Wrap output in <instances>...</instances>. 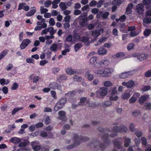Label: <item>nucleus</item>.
Returning a JSON list of instances; mask_svg holds the SVG:
<instances>
[{
    "label": "nucleus",
    "mask_w": 151,
    "mask_h": 151,
    "mask_svg": "<svg viewBox=\"0 0 151 151\" xmlns=\"http://www.w3.org/2000/svg\"><path fill=\"white\" fill-rule=\"evenodd\" d=\"M114 71L113 69L106 68L104 69H99L94 71V73L100 76L106 77L108 76L109 74H111Z\"/></svg>",
    "instance_id": "1"
},
{
    "label": "nucleus",
    "mask_w": 151,
    "mask_h": 151,
    "mask_svg": "<svg viewBox=\"0 0 151 151\" xmlns=\"http://www.w3.org/2000/svg\"><path fill=\"white\" fill-rule=\"evenodd\" d=\"M81 140V137H79L77 134H74L73 139L74 142L73 143L67 146L66 147L67 149H70L78 145L80 143Z\"/></svg>",
    "instance_id": "2"
},
{
    "label": "nucleus",
    "mask_w": 151,
    "mask_h": 151,
    "mask_svg": "<svg viewBox=\"0 0 151 151\" xmlns=\"http://www.w3.org/2000/svg\"><path fill=\"white\" fill-rule=\"evenodd\" d=\"M66 101L67 99L65 98L61 99L55 105L54 110L57 111L60 109H61L64 106Z\"/></svg>",
    "instance_id": "3"
},
{
    "label": "nucleus",
    "mask_w": 151,
    "mask_h": 151,
    "mask_svg": "<svg viewBox=\"0 0 151 151\" xmlns=\"http://www.w3.org/2000/svg\"><path fill=\"white\" fill-rule=\"evenodd\" d=\"M86 15V13H83L78 18L79 20V24L82 27H84L86 24L87 19L85 18Z\"/></svg>",
    "instance_id": "4"
},
{
    "label": "nucleus",
    "mask_w": 151,
    "mask_h": 151,
    "mask_svg": "<svg viewBox=\"0 0 151 151\" xmlns=\"http://www.w3.org/2000/svg\"><path fill=\"white\" fill-rule=\"evenodd\" d=\"M109 60L107 59H103L99 62L94 64V66L97 68H99L104 66H107L109 64Z\"/></svg>",
    "instance_id": "5"
},
{
    "label": "nucleus",
    "mask_w": 151,
    "mask_h": 151,
    "mask_svg": "<svg viewBox=\"0 0 151 151\" xmlns=\"http://www.w3.org/2000/svg\"><path fill=\"white\" fill-rule=\"evenodd\" d=\"M73 39L74 41L79 42L81 40V35L80 33H78L76 30H73L72 32Z\"/></svg>",
    "instance_id": "6"
},
{
    "label": "nucleus",
    "mask_w": 151,
    "mask_h": 151,
    "mask_svg": "<svg viewBox=\"0 0 151 151\" xmlns=\"http://www.w3.org/2000/svg\"><path fill=\"white\" fill-rule=\"evenodd\" d=\"M128 130L127 128L125 126H122L119 127L117 126L114 127L113 129L114 132H126Z\"/></svg>",
    "instance_id": "7"
},
{
    "label": "nucleus",
    "mask_w": 151,
    "mask_h": 151,
    "mask_svg": "<svg viewBox=\"0 0 151 151\" xmlns=\"http://www.w3.org/2000/svg\"><path fill=\"white\" fill-rule=\"evenodd\" d=\"M39 142L38 141H34L31 142V145L32 148L35 151H38L41 148L40 146L38 145Z\"/></svg>",
    "instance_id": "8"
},
{
    "label": "nucleus",
    "mask_w": 151,
    "mask_h": 151,
    "mask_svg": "<svg viewBox=\"0 0 151 151\" xmlns=\"http://www.w3.org/2000/svg\"><path fill=\"white\" fill-rule=\"evenodd\" d=\"M31 42L30 40L28 39L24 40L20 45V47L21 49H24Z\"/></svg>",
    "instance_id": "9"
},
{
    "label": "nucleus",
    "mask_w": 151,
    "mask_h": 151,
    "mask_svg": "<svg viewBox=\"0 0 151 151\" xmlns=\"http://www.w3.org/2000/svg\"><path fill=\"white\" fill-rule=\"evenodd\" d=\"M50 87L54 89H58L60 91L62 90L61 86L55 82H53L51 83L50 84Z\"/></svg>",
    "instance_id": "10"
},
{
    "label": "nucleus",
    "mask_w": 151,
    "mask_h": 151,
    "mask_svg": "<svg viewBox=\"0 0 151 151\" xmlns=\"http://www.w3.org/2000/svg\"><path fill=\"white\" fill-rule=\"evenodd\" d=\"M65 112L63 111H61L58 113V114L59 115L58 119L63 121H65L67 120V119L65 117Z\"/></svg>",
    "instance_id": "11"
},
{
    "label": "nucleus",
    "mask_w": 151,
    "mask_h": 151,
    "mask_svg": "<svg viewBox=\"0 0 151 151\" xmlns=\"http://www.w3.org/2000/svg\"><path fill=\"white\" fill-rule=\"evenodd\" d=\"M103 31L104 30L102 29H100L99 30L91 31V35L94 37L96 38L100 35V32L102 33Z\"/></svg>",
    "instance_id": "12"
},
{
    "label": "nucleus",
    "mask_w": 151,
    "mask_h": 151,
    "mask_svg": "<svg viewBox=\"0 0 151 151\" xmlns=\"http://www.w3.org/2000/svg\"><path fill=\"white\" fill-rule=\"evenodd\" d=\"M66 73L70 75H72L75 74H77L78 73L77 70L73 69L71 68H68L66 70Z\"/></svg>",
    "instance_id": "13"
},
{
    "label": "nucleus",
    "mask_w": 151,
    "mask_h": 151,
    "mask_svg": "<svg viewBox=\"0 0 151 151\" xmlns=\"http://www.w3.org/2000/svg\"><path fill=\"white\" fill-rule=\"evenodd\" d=\"M134 84V81L132 80H131L127 82H123L122 84L123 86H126L128 88H130L133 86Z\"/></svg>",
    "instance_id": "14"
},
{
    "label": "nucleus",
    "mask_w": 151,
    "mask_h": 151,
    "mask_svg": "<svg viewBox=\"0 0 151 151\" xmlns=\"http://www.w3.org/2000/svg\"><path fill=\"white\" fill-rule=\"evenodd\" d=\"M116 135V134L115 133L110 134L109 133H106L102 135V138L103 139L108 140L109 136L111 137H113Z\"/></svg>",
    "instance_id": "15"
},
{
    "label": "nucleus",
    "mask_w": 151,
    "mask_h": 151,
    "mask_svg": "<svg viewBox=\"0 0 151 151\" xmlns=\"http://www.w3.org/2000/svg\"><path fill=\"white\" fill-rule=\"evenodd\" d=\"M90 145L91 147H101L102 145L100 144L99 141L96 140H93L92 141Z\"/></svg>",
    "instance_id": "16"
},
{
    "label": "nucleus",
    "mask_w": 151,
    "mask_h": 151,
    "mask_svg": "<svg viewBox=\"0 0 151 151\" xmlns=\"http://www.w3.org/2000/svg\"><path fill=\"white\" fill-rule=\"evenodd\" d=\"M10 141L14 144H17L21 141V139L19 138L14 137L12 138Z\"/></svg>",
    "instance_id": "17"
},
{
    "label": "nucleus",
    "mask_w": 151,
    "mask_h": 151,
    "mask_svg": "<svg viewBox=\"0 0 151 151\" xmlns=\"http://www.w3.org/2000/svg\"><path fill=\"white\" fill-rule=\"evenodd\" d=\"M107 93V89L105 88H101L100 89L99 92L100 95L101 96H104L106 95Z\"/></svg>",
    "instance_id": "18"
},
{
    "label": "nucleus",
    "mask_w": 151,
    "mask_h": 151,
    "mask_svg": "<svg viewBox=\"0 0 151 151\" xmlns=\"http://www.w3.org/2000/svg\"><path fill=\"white\" fill-rule=\"evenodd\" d=\"M143 10V7L142 5L139 4L136 7V11L138 13L140 14L142 13Z\"/></svg>",
    "instance_id": "19"
},
{
    "label": "nucleus",
    "mask_w": 151,
    "mask_h": 151,
    "mask_svg": "<svg viewBox=\"0 0 151 151\" xmlns=\"http://www.w3.org/2000/svg\"><path fill=\"white\" fill-rule=\"evenodd\" d=\"M148 57V55L145 54H139L138 60L140 61H143L146 59Z\"/></svg>",
    "instance_id": "20"
},
{
    "label": "nucleus",
    "mask_w": 151,
    "mask_h": 151,
    "mask_svg": "<svg viewBox=\"0 0 151 151\" xmlns=\"http://www.w3.org/2000/svg\"><path fill=\"white\" fill-rule=\"evenodd\" d=\"M107 50L103 47L100 48L98 50V53L100 55H105L107 53Z\"/></svg>",
    "instance_id": "21"
},
{
    "label": "nucleus",
    "mask_w": 151,
    "mask_h": 151,
    "mask_svg": "<svg viewBox=\"0 0 151 151\" xmlns=\"http://www.w3.org/2000/svg\"><path fill=\"white\" fill-rule=\"evenodd\" d=\"M65 49L62 51V54L63 55H65L67 52H68L70 51V48L69 46L66 44L65 45Z\"/></svg>",
    "instance_id": "22"
},
{
    "label": "nucleus",
    "mask_w": 151,
    "mask_h": 151,
    "mask_svg": "<svg viewBox=\"0 0 151 151\" xmlns=\"http://www.w3.org/2000/svg\"><path fill=\"white\" fill-rule=\"evenodd\" d=\"M130 72H124L122 73L119 76V77L121 78H128L130 76Z\"/></svg>",
    "instance_id": "23"
},
{
    "label": "nucleus",
    "mask_w": 151,
    "mask_h": 151,
    "mask_svg": "<svg viewBox=\"0 0 151 151\" xmlns=\"http://www.w3.org/2000/svg\"><path fill=\"white\" fill-rule=\"evenodd\" d=\"M148 97V96L147 95L141 96L139 100L140 104H142L143 103L147 100Z\"/></svg>",
    "instance_id": "24"
},
{
    "label": "nucleus",
    "mask_w": 151,
    "mask_h": 151,
    "mask_svg": "<svg viewBox=\"0 0 151 151\" xmlns=\"http://www.w3.org/2000/svg\"><path fill=\"white\" fill-rule=\"evenodd\" d=\"M58 45L56 44H52L50 47V50L52 51H57L58 49Z\"/></svg>",
    "instance_id": "25"
},
{
    "label": "nucleus",
    "mask_w": 151,
    "mask_h": 151,
    "mask_svg": "<svg viewBox=\"0 0 151 151\" xmlns=\"http://www.w3.org/2000/svg\"><path fill=\"white\" fill-rule=\"evenodd\" d=\"M113 142L114 145L118 148H121L122 147L121 143L117 140L114 139L113 140Z\"/></svg>",
    "instance_id": "26"
},
{
    "label": "nucleus",
    "mask_w": 151,
    "mask_h": 151,
    "mask_svg": "<svg viewBox=\"0 0 151 151\" xmlns=\"http://www.w3.org/2000/svg\"><path fill=\"white\" fill-rule=\"evenodd\" d=\"M87 100V98L86 97H81L80 98V101L78 103V105L81 106H82L83 105V103Z\"/></svg>",
    "instance_id": "27"
},
{
    "label": "nucleus",
    "mask_w": 151,
    "mask_h": 151,
    "mask_svg": "<svg viewBox=\"0 0 151 151\" xmlns=\"http://www.w3.org/2000/svg\"><path fill=\"white\" fill-rule=\"evenodd\" d=\"M33 9L30 10V11L29 12L27 13L26 14V15L27 16L30 17L33 15L35 12L36 10L35 9V7H33Z\"/></svg>",
    "instance_id": "28"
},
{
    "label": "nucleus",
    "mask_w": 151,
    "mask_h": 151,
    "mask_svg": "<svg viewBox=\"0 0 151 151\" xmlns=\"http://www.w3.org/2000/svg\"><path fill=\"white\" fill-rule=\"evenodd\" d=\"M59 6L62 11L65 10L67 8V7L66 6V4L65 3L63 2L60 3Z\"/></svg>",
    "instance_id": "29"
},
{
    "label": "nucleus",
    "mask_w": 151,
    "mask_h": 151,
    "mask_svg": "<svg viewBox=\"0 0 151 151\" xmlns=\"http://www.w3.org/2000/svg\"><path fill=\"white\" fill-rule=\"evenodd\" d=\"M89 39V38L88 37L83 36L81 37L80 42H83L84 43L87 42H88Z\"/></svg>",
    "instance_id": "30"
},
{
    "label": "nucleus",
    "mask_w": 151,
    "mask_h": 151,
    "mask_svg": "<svg viewBox=\"0 0 151 151\" xmlns=\"http://www.w3.org/2000/svg\"><path fill=\"white\" fill-rule=\"evenodd\" d=\"M144 107L147 110H151V103L150 102H147L144 104Z\"/></svg>",
    "instance_id": "31"
},
{
    "label": "nucleus",
    "mask_w": 151,
    "mask_h": 151,
    "mask_svg": "<svg viewBox=\"0 0 151 151\" xmlns=\"http://www.w3.org/2000/svg\"><path fill=\"white\" fill-rule=\"evenodd\" d=\"M130 139L128 138H125L124 141V146L125 147H127L129 145L130 142Z\"/></svg>",
    "instance_id": "32"
},
{
    "label": "nucleus",
    "mask_w": 151,
    "mask_h": 151,
    "mask_svg": "<svg viewBox=\"0 0 151 151\" xmlns=\"http://www.w3.org/2000/svg\"><path fill=\"white\" fill-rule=\"evenodd\" d=\"M147 16H146L143 19V22L145 23L148 24L151 22V18L148 17Z\"/></svg>",
    "instance_id": "33"
},
{
    "label": "nucleus",
    "mask_w": 151,
    "mask_h": 151,
    "mask_svg": "<svg viewBox=\"0 0 151 151\" xmlns=\"http://www.w3.org/2000/svg\"><path fill=\"white\" fill-rule=\"evenodd\" d=\"M82 46V44L81 43H78L76 44L74 46L75 51H77Z\"/></svg>",
    "instance_id": "34"
},
{
    "label": "nucleus",
    "mask_w": 151,
    "mask_h": 151,
    "mask_svg": "<svg viewBox=\"0 0 151 151\" xmlns=\"http://www.w3.org/2000/svg\"><path fill=\"white\" fill-rule=\"evenodd\" d=\"M86 76L87 79L89 81H91L93 79V76L88 72L86 73Z\"/></svg>",
    "instance_id": "35"
},
{
    "label": "nucleus",
    "mask_w": 151,
    "mask_h": 151,
    "mask_svg": "<svg viewBox=\"0 0 151 151\" xmlns=\"http://www.w3.org/2000/svg\"><path fill=\"white\" fill-rule=\"evenodd\" d=\"M103 85L105 87L111 86L113 84L109 81H106L103 82Z\"/></svg>",
    "instance_id": "36"
},
{
    "label": "nucleus",
    "mask_w": 151,
    "mask_h": 151,
    "mask_svg": "<svg viewBox=\"0 0 151 151\" xmlns=\"http://www.w3.org/2000/svg\"><path fill=\"white\" fill-rule=\"evenodd\" d=\"M8 52V50H4L1 52L0 55V60L5 56Z\"/></svg>",
    "instance_id": "37"
},
{
    "label": "nucleus",
    "mask_w": 151,
    "mask_h": 151,
    "mask_svg": "<svg viewBox=\"0 0 151 151\" xmlns=\"http://www.w3.org/2000/svg\"><path fill=\"white\" fill-rule=\"evenodd\" d=\"M48 32H49L50 33V35H53L56 32V31H55L53 27H48L47 28Z\"/></svg>",
    "instance_id": "38"
},
{
    "label": "nucleus",
    "mask_w": 151,
    "mask_h": 151,
    "mask_svg": "<svg viewBox=\"0 0 151 151\" xmlns=\"http://www.w3.org/2000/svg\"><path fill=\"white\" fill-rule=\"evenodd\" d=\"M130 96V95L129 93H124L122 96V98L124 99H128Z\"/></svg>",
    "instance_id": "39"
},
{
    "label": "nucleus",
    "mask_w": 151,
    "mask_h": 151,
    "mask_svg": "<svg viewBox=\"0 0 151 151\" xmlns=\"http://www.w3.org/2000/svg\"><path fill=\"white\" fill-rule=\"evenodd\" d=\"M40 10L41 14H45L48 11L47 9L45 8L44 6H42L40 7Z\"/></svg>",
    "instance_id": "40"
},
{
    "label": "nucleus",
    "mask_w": 151,
    "mask_h": 151,
    "mask_svg": "<svg viewBox=\"0 0 151 151\" xmlns=\"http://www.w3.org/2000/svg\"><path fill=\"white\" fill-rule=\"evenodd\" d=\"M23 109L22 107L16 108L14 109L12 111V115L14 114L16 112L20 110Z\"/></svg>",
    "instance_id": "41"
},
{
    "label": "nucleus",
    "mask_w": 151,
    "mask_h": 151,
    "mask_svg": "<svg viewBox=\"0 0 151 151\" xmlns=\"http://www.w3.org/2000/svg\"><path fill=\"white\" fill-rule=\"evenodd\" d=\"M60 70V69L58 67H55L52 69V73L54 74H56Z\"/></svg>",
    "instance_id": "42"
},
{
    "label": "nucleus",
    "mask_w": 151,
    "mask_h": 151,
    "mask_svg": "<svg viewBox=\"0 0 151 151\" xmlns=\"http://www.w3.org/2000/svg\"><path fill=\"white\" fill-rule=\"evenodd\" d=\"M111 104L112 103L111 102L107 101L104 103L102 104V106L103 107H105L108 106Z\"/></svg>",
    "instance_id": "43"
},
{
    "label": "nucleus",
    "mask_w": 151,
    "mask_h": 151,
    "mask_svg": "<svg viewBox=\"0 0 151 151\" xmlns=\"http://www.w3.org/2000/svg\"><path fill=\"white\" fill-rule=\"evenodd\" d=\"M19 85L16 82L14 83L11 87V89L12 90H15L17 89Z\"/></svg>",
    "instance_id": "44"
},
{
    "label": "nucleus",
    "mask_w": 151,
    "mask_h": 151,
    "mask_svg": "<svg viewBox=\"0 0 151 151\" xmlns=\"http://www.w3.org/2000/svg\"><path fill=\"white\" fill-rule=\"evenodd\" d=\"M151 31L150 29H146L144 32V35L145 36H148L151 33Z\"/></svg>",
    "instance_id": "45"
},
{
    "label": "nucleus",
    "mask_w": 151,
    "mask_h": 151,
    "mask_svg": "<svg viewBox=\"0 0 151 151\" xmlns=\"http://www.w3.org/2000/svg\"><path fill=\"white\" fill-rule=\"evenodd\" d=\"M117 88L116 87H114L112 88L111 95H114L117 93Z\"/></svg>",
    "instance_id": "46"
},
{
    "label": "nucleus",
    "mask_w": 151,
    "mask_h": 151,
    "mask_svg": "<svg viewBox=\"0 0 151 151\" xmlns=\"http://www.w3.org/2000/svg\"><path fill=\"white\" fill-rule=\"evenodd\" d=\"M76 94V91H72L68 93L67 95L69 96H72L75 95Z\"/></svg>",
    "instance_id": "47"
},
{
    "label": "nucleus",
    "mask_w": 151,
    "mask_h": 151,
    "mask_svg": "<svg viewBox=\"0 0 151 151\" xmlns=\"http://www.w3.org/2000/svg\"><path fill=\"white\" fill-rule=\"evenodd\" d=\"M118 98V97L117 96H114V95H111V96L109 97L110 100L111 101H116Z\"/></svg>",
    "instance_id": "48"
},
{
    "label": "nucleus",
    "mask_w": 151,
    "mask_h": 151,
    "mask_svg": "<svg viewBox=\"0 0 151 151\" xmlns=\"http://www.w3.org/2000/svg\"><path fill=\"white\" fill-rule=\"evenodd\" d=\"M145 76L146 77L151 76V70H148L145 73Z\"/></svg>",
    "instance_id": "49"
},
{
    "label": "nucleus",
    "mask_w": 151,
    "mask_h": 151,
    "mask_svg": "<svg viewBox=\"0 0 151 151\" xmlns=\"http://www.w3.org/2000/svg\"><path fill=\"white\" fill-rule=\"evenodd\" d=\"M141 141L142 144L144 145H145L147 144V139L145 137H142L141 138Z\"/></svg>",
    "instance_id": "50"
},
{
    "label": "nucleus",
    "mask_w": 151,
    "mask_h": 151,
    "mask_svg": "<svg viewBox=\"0 0 151 151\" xmlns=\"http://www.w3.org/2000/svg\"><path fill=\"white\" fill-rule=\"evenodd\" d=\"M97 58L95 57H92L90 60V63L91 64H93L96 61Z\"/></svg>",
    "instance_id": "51"
},
{
    "label": "nucleus",
    "mask_w": 151,
    "mask_h": 151,
    "mask_svg": "<svg viewBox=\"0 0 151 151\" xmlns=\"http://www.w3.org/2000/svg\"><path fill=\"white\" fill-rule=\"evenodd\" d=\"M73 78L74 80L76 81H80L82 80V78H81L79 77L76 75H75L74 76Z\"/></svg>",
    "instance_id": "52"
},
{
    "label": "nucleus",
    "mask_w": 151,
    "mask_h": 151,
    "mask_svg": "<svg viewBox=\"0 0 151 151\" xmlns=\"http://www.w3.org/2000/svg\"><path fill=\"white\" fill-rule=\"evenodd\" d=\"M124 56V54L122 52H119L117 53L115 56L116 58H121Z\"/></svg>",
    "instance_id": "53"
},
{
    "label": "nucleus",
    "mask_w": 151,
    "mask_h": 151,
    "mask_svg": "<svg viewBox=\"0 0 151 151\" xmlns=\"http://www.w3.org/2000/svg\"><path fill=\"white\" fill-rule=\"evenodd\" d=\"M73 38L71 35H69L66 37V41L70 42L72 41Z\"/></svg>",
    "instance_id": "54"
},
{
    "label": "nucleus",
    "mask_w": 151,
    "mask_h": 151,
    "mask_svg": "<svg viewBox=\"0 0 151 151\" xmlns=\"http://www.w3.org/2000/svg\"><path fill=\"white\" fill-rule=\"evenodd\" d=\"M52 4V2L50 1H46L44 3V5L46 7H49Z\"/></svg>",
    "instance_id": "55"
},
{
    "label": "nucleus",
    "mask_w": 151,
    "mask_h": 151,
    "mask_svg": "<svg viewBox=\"0 0 151 151\" xmlns=\"http://www.w3.org/2000/svg\"><path fill=\"white\" fill-rule=\"evenodd\" d=\"M143 3L145 5H148L150 4L151 3V0H144Z\"/></svg>",
    "instance_id": "56"
},
{
    "label": "nucleus",
    "mask_w": 151,
    "mask_h": 151,
    "mask_svg": "<svg viewBox=\"0 0 151 151\" xmlns=\"http://www.w3.org/2000/svg\"><path fill=\"white\" fill-rule=\"evenodd\" d=\"M26 4L25 3H21L19 4L18 6V10H20L23 9L24 6Z\"/></svg>",
    "instance_id": "57"
},
{
    "label": "nucleus",
    "mask_w": 151,
    "mask_h": 151,
    "mask_svg": "<svg viewBox=\"0 0 151 151\" xmlns=\"http://www.w3.org/2000/svg\"><path fill=\"white\" fill-rule=\"evenodd\" d=\"M49 22V24L51 26H53L55 23L54 19L52 18L50 19Z\"/></svg>",
    "instance_id": "58"
},
{
    "label": "nucleus",
    "mask_w": 151,
    "mask_h": 151,
    "mask_svg": "<svg viewBox=\"0 0 151 151\" xmlns=\"http://www.w3.org/2000/svg\"><path fill=\"white\" fill-rule=\"evenodd\" d=\"M133 5L132 4H129L126 9V12H129L130 10L132 8Z\"/></svg>",
    "instance_id": "59"
},
{
    "label": "nucleus",
    "mask_w": 151,
    "mask_h": 151,
    "mask_svg": "<svg viewBox=\"0 0 151 151\" xmlns=\"http://www.w3.org/2000/svg\"><path fill=\"white\" fill-rule=\"evenodd\" d=\"M26 61L28 63H34V60L30 58H27L26 59Z\"/></svg>",
    "instance_id": "60"
},
{
    "label": "nucleus",
    "mask_w": 151,
    "mask_h": 151,
    "mask_svg": "<svg viewBox=\"0 0 151 151\" xmlns=\"http://www.w3.org/2000/svg\"><path fill=\"white\" fill-rule=\"evenodd\" d=\"M70 15L66 16L64 18V20L66 22H69L70 20Z\"/></svg>",
    "instance_id": "61"
},
{
    "label": "nucleus",
    "mask_w": 151,
    "mask_h": 151,
    "mask_svg": "<svg viewBox=\"0 0 151 151\" xmlns=\"http://www.w3.org/2000/svg\"><path fill=\"white\" fill-rule=\"evenodd\" d=\"M50 93L51 94L52 97L54 99H56L57 97L56 96V93L55 91H50Z\"/></svg>",
    "instance_id": "62"
},
{
    "label": "nucleus",
    "mask_w": 151,
    "mask_h": 151,
    "mask_svg": "<svg viewBox=\"0 0 151 151\" xmlns=\"http://www.w3.org/2000/svg\"><path fill=\"white\" fill-rule=\"evenodd\" d=\"M97 3L96 1L92 0L90 2L89 5L90 6H93L96 5L97 4Z\"/></svg>",
    "instance_id": "63"
},
{
    "label": "nucleus",
    "mask_w": 151,
    "mask_h": 151,
    "mask_svg": "<svg viewBox=\"0 0 151 151\" xmlns=\"http://www.w3.org/2000/svg\"><path fill=\"white\" fill-rule=\"evenodd\" d=\"M134 46V44L132 43H129L127 46V48L128 50H130L132 49Z\"/></svg>",
    "instance_id": "64"
}]
</instances>
